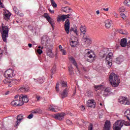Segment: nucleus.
<instances>
[{
	"instance_id": "obj_25",
	"label": "nucleus",
	"mask_w": 130,
	"mask_h": 130,
	"mask_svg": "<svg viewBox=\"0 0 130 130\" xmlns=\"http://www.w3.org/2000/svg\"><path fill=\"white\" fill-rule=\"evenodd\" d=\"M66 20V15H63L62 16L58 15L57 18V21L58 22H60L61 21H64Z\"/></svg>"
},
{
	"instance_id": "obj_57",
	"label": "nucleus",
	"mask_w": 130,
	"mask_h": 130,
	"mask_svg": "<svg viewBox=\"0 0 130 130\" xmlns=\"http://www.w3.org/2000/svg\"><path fill=\"white\" fill-rule=\"evenodd\" d=\"M107 64L108 66H109L110 67H111L112 65V63L111 62L109 61V60H107Z\"/></svg>"
},
{
	"instance_id": "obj_29",
	"label": "nucleus",
	"mask_w": 130,
	"mask_h": 130,
	"mask_svg": "<svg viewBox=\"0 0 130 130\" xmlns=\"http://www.w3.org/2000/svg\"><path fill=\"white\" fill-rule=\"evenodd\" d=\"M94 87L96 91H97V90H102L103 91V89H104L105 86L102 85L96 86L94 85Z\"/></svg>"
},
{
	"instance_id": "obj_59",
	"label": "nucleus",
	"mask_w": 130,
	"mask_h": 130,
	"mask_svg": "<svg viewBox=\"0 0 130 130\" xmlns=\"http://www.w3.org/2000/svg\"><path fill=\"white\" fill-rule=\"evenodd\" d=\"M81 110H85V109H86V108L85 107V106H81Z\"/></svg>"
},
{
	"instance_id": "obj_60",
	"label": "nucleus",
	"mask_w": 130,
	"mask_h": 130,
	"mask_svg": "<svg viewBox=\"0 0 130 130\" xmlns=\"http://www.w3.org/2000/svg\"><path fill=\"white\" fill-rule=\"evenodd\" d=\"M114 16L115 17V18H117L118 17V15L117 13H114Z\"/></svg>"
},
{
	"instance_id": "obj_41",
	"label": "nucleus",
	"mask_w": 130,
	"mask_h": 130,
	"mask_svg": "<svg viewBox=\"0 0 130 130\" xmlns=\"http://www.w3.org/2000/svg\"><path fill=\"white\" fill-rule=\"evenodd\" d=\"M118 32L120 33V34H122L123 35H125L127 34V32L125 31L123 32V30L122 29H118Z\"/></svg>"
},
{
	"instance_id": "obj_28",
	"label": "nucleus",
	"mask_w": 130,
	"mask_h": 130,
	"mask_svg": "<svg viewBox=\"0 0 130 130\" xmlns=\"http://www.w3.org/2000/svg\"><path fill=\"white\" fill-rule=\"evenodd\" d=\"M70 60L71 62H72V63L74 64V66L76 67L77 69L79 68V67L78 66V63H77V61H76V60L75 59V58H74V57H70Z\"/></svg>"
},
{
	"instance_id": "obj_48",
	"label": "nucleus",
	"mask_w": 130,
	"mask_h": 130,
	"mask_svg": "<svg viewBox=\"0 0 130 130\" xmlns=\"http://www.w3.org/2000/svg\"><path fill=\"white\" fill-rule=\"evenodd\" d=\"M120 11L122 13H123V12H124V11H125V9H124V7H122L120 8Z\"/></svg>"
},
{
	"instance_id": "obj_18",
	"label": "nucleus",
	"mask_w": 130,
	"mask_h": 130,
	"mask_svg": "<svg viewBox=\"0 0 130 130\" xmlns=\"http://www.w3.org/2000/svg\"><path fill=\"white\" fill-rule=\"evenodd\" d=\"M23 116H24L23 114H19L17 116V121L16 122V124L15 125V127L18 126V125H19V123L21 122V120H22L24 118Z\"/></svg>"
},
{
	"instance_id": "obj_36",
	"label": "nucleus",
	"mask_w": 130,
	"mask_h": 130,
	"mask_svg": "<svg viewBox=\"0 0 130 130\" xmlns=\"http://www.w3.org/2000/svg\"><path fill=\"white\" fill-rule=\"evenodd\" d=\"M56 72V66H54L52 69L51 70V75H54Z\"/></svg>"
},
{
	"instance_id": "obj_1",
	"label": "nucleus",
	"mask_w": 130,
	"mask_h": 130,
	"mask_svg": "<svg viewBox=\"0 0 130 130\" xmlns=\"http://www.w3.org/2000/svg\"><path fill=\"white\" fill-rule=\"evenodd\" d=\"M109 80L110 83L111 84L113 88H116L119 85L120 83V80L118 79L117 75L114 73H112L109 76Z\"/></svg>"
},
{
	"instance_id": "obj_14",
	"label": "nucleus",
	"mask_w": 130,
	"mask_h": 130,
	"mask_svg": "<svg viewBox=\"0 0 130 130\" xmlns=\"http://www.w3.org/2000/svg\"><path fill=\"white\" fill-rule=\"evenodd\" d=\"M44 18H45V19L48 20L51 26L53 28V24H54V22H53V20L50 18V16H49L47 13H44Z\"/></svg>"
},
{
	"instance_id": "obj_8",
	"label": "nucleus",
	"mask_w": 130,
	"mask_h": 130,
	"mask_svg": "<svg viewBox=\"0 0 130 130\" xmlns=\"http://www.w3.org/2000/svg\"><path fill=\"white\" fill-rule=\"evenodd\" d=\"M64 115H66V114L63 113H57L53 115L52 117L53 118H55V119H57L58 120L60 121V120H63V119L64 118Z\"/></svg>"
},
{
	"instance_id": "obj_21",
	"label": "nucleus",
	"mask_w": 130,
	"mask_h": 130,
	"mask_svg": "<svg viewBox=\"0 0 130 130\" xmlns=\"http://www.w3.org/2000/svg\"><path fill=\"white\" fill-rule=\"evenodd\" d=\"M107 53H108V50L107 49H105L100 52V55L101 57L104 58L107 55Z\"/></svg>"
},
{
	"instance_id": "obj_39",
	"label": "nucleus",
	"mask_w": 130,
	"mask_h": 130,
	"mask_svg": "<svg viewBox=\"0 0 130 130\" xmlns=\"http://www.w3.org/2000/svg\"><path fill=\"white\" fill-rule=\"evenodd\" d=\"M105 26L106 27H107V29H109V28H110V27L111 26V25L110 24V22H109V21H107L105 22Z\"/></svg>"
},
{
	"instance_id": "obj_45",
	"label": "nucleus",
	"mask_w": 130,
	"mask_h": 130,
	"mask_svg": "<svg viewBox=\"0 0 130 130\" xmlns=\"http://www.w3.org/2000/svg\"><path fill=\"white\" fill-rule=\"evenodd\" d=\"M4 51H3L0 48V61L2 60V57H3V55L4 54Z\"/></svg>"
},
{
	"instance_id": "obj_19",
	"label": "nucleus",
	"mask_w": 130,
	"mask_h": 130,
	"mask_svg": "<svg viewBox=\"0 0 130 130\" xmlns=\"http://www.w3.org/2000/svg\"><path fill=\"white\" fill-rule=\"evenodd\" d=\"M3 82L4 84H8L9 83H11V84H18V82H19V80H16V79H13L12 81H8V79H5L3 80Z\"/></svg>"
},
{
	"instance_id": "obj_47",
	"label": "nucleus",
	"mask_w": 130,
	"mask_h": 130,
	"mask_svg": "<svg viewBox=\"0 0 130 130\" xmlns=\"http://www.w3.org/2000/svg\"><path fill=\"white\" fill-rule=\"evenodd\" d=\"M88 130H93V124L90 123L88 127Z\"/></svg>"
},
{
	"instance_id": "obj_12",
	"label": "nucleus",
	"mask_w": 130,
	"mask_h": 130,
	"mask_svg": "<svg viewBox=\"0 0 130 130\" xmlns=\"http://www.w3.org/2000/svg\"><path fill=\"white\" fill-rule=\"evenodd\" d=\"M70 43L71 47H77L78 43H79L78 38H75L74 39H71V40L70 41Z\"/></svg>"
},
{
	"instance_id": "obj_42",
	"label": "nucleus",
	"mask_w": 130,
	"mask_h": 130,
	"mask_svg": "<svg viewBox=\"0 0 130 130\" xmlns=\"http://www.w3.org/2000/svg\"><path fill=\"white\" fill-rule=\"evenodd\" d=\"M51 3L53 8H56L57 7V5L55 4V2L54 0H53V1H51Z\"/></svg>"
},
{
	"instance_id": "obj_37",
	"label": "nucleus",
	"mask_w": 130,
	"mask_h": 130,
	"mask_svg": "<svg viewBox=\"0 0 130 130\" xmlns=\"http://www.w3.org/2000/svg\"><path fill=\"white\" fill-rule=\"evenodd\" d=\"M123 4L126 7H130V0H125Z\"/></svg>"
},
{
	"instance_id": "obj_54",
	"label": "nucleus",
	"mask_w": 130,
	"mask_h": 130,
	"mask_svg": "<svg viewBox=\"0 0 130 130\" xmlns=\"http://www.w3.org/2000/svg\"><path fill=\"white\" fill-rule=\"evenodd\" d=\"M17 15L19 16V17H23L24 16V14L19 12L18 13H17Z\"/></svg>"
},
{
	"instance_id": "obj_6",
	"label": "nucleus",
	"mask_w": 130,
	"mask_h": 130,
	"mask_svg": "<svg viewBox=\"0 0 130 130\" xmlns=\"http://www.w3.org/2000/svg\"><path fill=\"white\" fill-rule=\"evenodd\" d=\"M52 47L53 45L52 44H49L46 46V53L49 57H53V53H52Z\"/></svg>"
},
{
	"instance_id": "obj_44",
	"label": "nucleus",
	"mask_w": 130,
	"mask_h": 130,
	"mask_svg": "<svg viewBox=\"0 0 130 130\" xmlns=\"http://www.w3.org/2000/svg\"><path fill=\"white\" fill-rule=\"evenodd\" d=\"M59 83H57L56 84V87H55L56 92H59Z\"/></svg>"
},
{
	"instance_id": "obj_3",
	"label": "nucleus",
	"mask_w": 130,
	"mask_h": 130,
	"mask_svg": "<svg viewBox=\"0 0 130 130\" xmlns=\"http://www.w3.org/2000/svg\"><path fill=\"white\" fill-rule=\"evenodd\" d=\"M84 53L87 55V61L89 62H93V60H94V58L95 57L94 53L89 49H86L85 50Z\"/></svg>"
},
{
	"instance_id": "obj_11",
	"label": "nucleus",
	"mask_w": 130,
	"mask_h": 130,
	"mask_svg": "<svg viewBox=\"0 0 130 130\" xmlns=\"http://www.w3.org/2000/svg\"><path fill=\"white\" fill-rule=\"evenodd\" d=\"M49 40V38L47 36H43L42 38V40L41 42V44H42V45H45L46 46H47V45H49V44H48Z\"/></svg>"
},
{
	"instance_id": "obj_46",
	"label": "nucleus",
	"mask_w": 130,
	"mask_h": 130,
	"mask_svg": "<svg viewBox=\"0 0 130 130\" xmlns=\"http://www.w3.org/2000/svg\"><path fill=\"white\" fill-rule=\"evenodd\" d=\"M120 15L122 19H123V20H125V19H126V16H125V14L124 13H121Z\"/></svg>"
},
{
	"instance_id": "obj_55",
	"label": "nucleus",
	"mask_w": 130,
	"mask_h": 130,
	"mask_svg": "<svg viewBox=\"0 0 130 130\" xmlns=\"http://www.w3.org/2000/svg\"><path fill=\"white\" fill-rule=\"evenodd\" d=\"M48 11L51 13V14H54V11L51 10L50 8L48 9Z\"/></svg>"
},
{
	"instance_id": "obj_50",
	"label": "nucleus",
	"mask_w": 130,
	"mask_h": 130,
	"mask_svg": "<svg viewBox=\"0 0 130 130\" xmlns=\"http://www.w3.org/2000/svg\"><path fill=\"white\" fill-rule=\"evenodd\" d=\"M66 123H67V124H69L70 125L72 124V121H71L69 119L67 120Z\"/></svg>"
},
{
	"instance_id": "obj_13",
	"label": "nucleus",
	"mask_w": 130,
	"mask_h": 130,
	"mask_svg": "<svg viewBox=\"0 0 130 130\" xmlns=\"http://www.w3.org/2000/svg\"><path fill=\"white\" fill-rule=\"evenodd\" d=\"M87 106L88 107H90V108H95L96 107V102L93 99L88 100L87 101Z\"/></svg>"
},
{
	"instance_id": "obj_63",
	"label": "nucleus",
	"mask_w": 130,
	"mask_h": 130,
	"mask_svg": "<svg viewBox=\"0 0 130 130\" xmlns=\"http://www.w3.org/2000/svg\"><path fill=\"white\" fill-rule=\"evenodd\" d=\"M68 11H69V13H72L73 10H72V8L68 7Z\"/></svg>"
},
{
	"instance_id": "obj_16",
	"label": "nucleus",
	"mask_w": 130,
	"mask_h": 130,
	"mask_svg": "<svg viewBox=\"0 0 130 130\" xmlns=\"http://www.w3.org/2000/svg\"><path fill=\"white\" fill-rule=\"evenodd\" d=\"M69 93V88H66L63 90V91L60 93V97L63 99V98H66V97H68V94Z\"/></svg>"
},
{
	"instance_id": "obj_43",
	"label": "nucleus",
	"mask_w": 130,
	"mask_h": 130,
	"mask_svg": "<svg viewBox=\"0 0 130 130\" xmlns=\"http://www.w3.org/2000/svg\"><path fill=\"white\" fill-rule=\"evenodd\" d=\"M13 10L15 12V14H19V10L17 8V7L15 6L13 8Z\"/></svg>"
},
{
	"instance_id": "obj_32",
	"label": "nucleus",
	"mask_w": 130,
	"mask_h": 130,
	"mask_svg": "<svg viewBox=\"0 0 130 130\" xmlns=\"http://www.w3.org/2000/svg\"><path fill=\"white\" fill-rule=\"evenodd\" d=\"M112 55H113L112 53L111 52L109 53L108 54H107L106 56V58H105L106 60H107V61L110 60V59H111V58L112 57Z\"/></svg>"
},
{
	"instance_id": "obj_5",
	"label": "nucleus",
	"mask_w": 130,
	"mask_h": 130,
	"mask_svg": "<svg viewBox=\"0 0 130 130\" xmlns=\"http://www.w3.org/2000/svg\"><path fill=\"white\" fill-rule=\"evenodd\" d=\"M71 23H70V20L67 19L65 21V24L64 25L65 31L66 33L69 34L70 32H72V31L74 32L75 30V28L71 27L70 30V27Z\"/></svg>"
},
{
	"instance_id": "obj_56",
	"label": "nucleus",
	"mask_w": 130,
	"mask_h": 130,
	"mask_svg": "<svg viewBox=\"0 0 130 130\" xmlns=\"http://www.w3.org/2000/svg\"><path fill=\"white\" fill-rule=\"evenodd\" d=\"M73 32H74V33H75L76 34L78 35V29H77V27H75V29H74Z\"/></svg>"
},
{
	"instance_id": "obj_17",
	"label": "nucleus",
	"mask_w": 130,
	"mask_h": 130,
	"mask_svg": "<svg viewBox=\"0 0 130 130\" xmlns=\"http://www.w3.org/2000/svg\"><path fill=\"white\" fill-rule=\"evenodd\" d=\"M19 99L21 100V101L24 103H27V102H29V99H28V97H27V95H24L23 94H21L19 96Z\"/></svg>"
},
{
	"instance_id": "obj_24",
	"label": "nucleus",
	"mask_w": 130,
	"mask_h": 130,
	"mask_svg": "<svg viewBox=\"0 0 130 130\" xmlns=\"http://www.w3.org/2000/svg\"><path fill=\"white\" fill-rule=\"evenodd\" d=\"M127 42V41L126 40V39L123 38L120 41V45L122 47H125L126 46V43Z\"/></svg>"
},
{
	"instance_id": "obj_22",
	"label": "nucleus",
	"mask_w": 130,
	"mask_h": 130,
	"mask_svg": "<svg viewBox=\"0 0 130 130\" xmlns=\"http://www.w3.org/2000/svg\"><path fill=\"white\" fill-rule=\"evenodd\" d=\"M110 126H111L110 121L108 120H106L105 123L104 130H110Z\"/></svg>"
},
{
	"instance_id": "obj_20",
	"label": "nucleus",
	"mask_w": 130,
	"mask_h": 130,
	"mask_svg": "<svg viewBox=\"0 0 130 130\" xmlns=\"http://www.w3.org/2000/svg\"><path fill=\"white\" fill-rule=\"evenodd\" d=\"M11 13L9 12L6 11L4 14V19L6 20V21H9L10 20V17H11Z\"/></svg>"
},
{
	"instance_id": "obj_34",
	"label": "nucleus",
	"mask_w": 130,
	"mask_h": 130,
	"mask_svg": "<svg viewBox=\"0 0 130 130\" xmlns=\"http://www.w3.org/2000/svg\"><path fill=\"white\" fill-rule=\"evenodd\" d=\"M122 60H123V59H122V58H121V57H118L116 58V62L118 64H120V63H121V62H122Z\"/></svg>"
},
{
	"instance_id": "obj_38",
	"label": "nucleus",
	"mask_w": 130,
	"mask_h": 130,
	"mask_svg": "<svg viewBox=\"0 0 130 130\" xmlns=\"http://www.w3.org/2000/svg\"><path fill=\"white\" fill-rule=\"evenodd\" d=\"M73 70H74V69L73 68V66L69 67V73L71 75H74V71Z\"/></svg>"
},
{
	"instance_id": "obj_15",
	"label": "nucleus",
	"mask_w": 130,
	"mask_h": 130,
	"mask_svg": "<svg viewBox=\"0 0 130 130\" xmlns=\"http://www.w3.org/2000/svg\"><path fill=\"white\" fill-rule=\"evenodd\" d=\"M103 90H104V93H103V95L105 97H106L107 96H108V95H109V93H110V92H111V88L109 87H105L103 88Z\"/></svg>"
},
{
	"instance_id": "obj_40",
	"label": "nucleus",
	"mask_w": 130,
	"mask_h": 130,
	"mask_svg": "<svg viewBox=\"0 0 130 130\" xmlns=\"http://www.w3.org/2000/svg\"><path fill=\"white\" fill-rule=\"evenodd\" d=\"M60 85H61V87H66L67 86V82L61 81L60 82Z\"/></svg>"
},
{
	"instance_id": "obj_10",
	"label": "nucleus",
	"mask_w": 130,
	"mask_h": 130,
	"mask_svg": "<svg viewBox=\"0 0 130 130\" xmlns=\"http://www.w3.org/2000/svg\"><path fill=\"white\" fill-rule=\"evenodd\" d=\"M5 78H13L14 76V71L11 69L7 70L4 73Z\"/></svg>"
},
{
	"instance_id": "obj_23",
	"label": "nucleus",
	"mask_w": 130,
	"mask_h": 130,
	"mask_svg": "<svg viewBox=\"0 0 130 130\" xmlns=\"http://www.w3.org/2000/svg\"><path fill=\"white\" fill-rule=\"evenodd\" d=\"M30 88L28 86H25L21 87L19 89V91L22 92V93H26V92H28L29 91Z\"/></svg>"
},
{
	"instance_id": "obj_7",
	"label": "nucleus",
	"mask_w": 130,
	"mask_h": 130,
	"mask_svg": "<svg viewBox=\"0 0 130 130\" xmlns=\"http://www.w3.org/2000/svg\"><path fill=\"white\" fill-rule=\"evenodd\" d=\"M118 102L120 104H124V105H129L130 102L128 101L127 98L123 96H120L118 99Z\"/></svg>"
},
{
	"instance_id": "obj_26",
	"label": "nucleus",
	"mask_w": 130,
	"mask_h": 130,
	"mask_svg": "<svg viewBox=\"0 0 130 130\" xmlns=\"http://www.w3.org/2000/svg\"><path fill=\"white\" fill-rule=\"evenodd\" d=\"M84 41L85 43H87V44H91L92 43V39H91V38L89 36H86L84 38Z\"/></svg>"
},
{
	"instance_id": "obj_2",
	"label": "nucleus",
	"mask_w": 130,
	"mask_h": 130,
	"mask_svg": "<svg viewBox=\"0 0 130 130\" xmlns=\"http://www.w3.org/2000/svg\"><path fill=\"white\" fill-rule=\"evenodd\" d=\"M2 39L4 42H7V38L9 37V27L5 26L4 23H2Z\"/></svg>"
},
{
	"instance_id": "obj_64",
	"label": "nucleus",
	"mask_w": 130,
	"mask_h": 130,
	"mask_svg": "<svg viewBox=\"0 0 130 130\" xmlns=\"http://www.w3.org/2000/svg\"><path fill=\"white\" fill-rule=\"evenodd\" d=\"M126 45L127 46H128L129 47H130V41H129L127 43H126Z\"/></svg>"
},
{
	"instance_id": "obj_27",
	"label": "nucleus",
	"mask_w": 130,
	"mask_h": 130,
	"mask_svg": "<svg viewBox=\"0 0 130 130\" xmlns=\"http://www.w3.org/2000/svg\"><path fill=\"white\" fill-rule=\"evenodd\" d=\"M124 114L127 119L130 121V109H128L126 111H125L124 112Z\"/></svg>"
},
{
	"instance_id": "obj_52",
	"label": "nucleus",
	"mask_w": 130,
	"mask_h": 130,
	"mask_svg": "<svg viewBox=\"0 0 130 130\" xmlns=\"http://www.w3.org/2000/svg\"><path fill=\"white\" fill-rule=\"evenodd\" d=\"M37 113H42V110L40 109H37Z\"/></svg>"
},
{
	"instance_id": "obj_51",
	"label": "nucleus",
	"mask_w": 130,
	"mask_h": 130,
	"mask_svg": "<svg viewBox=\"0 0 130 130\" xmlns=\"http://www.w3.org/2000/svg\"><path fill=\"white\" fill-rule=\"evenodd\" d=\"M37 51L39 54H41V53H42V50L40 49H38Z\"/></svg>"
},
{
	"instance_id": "obj_31",
	"label": "nucleus",
	"mask_w": 130,
	"mask_h": 130,
	"mask_svg": "<svg viewBox=\"0 0 130 130\" xmlns=\"http://www.w3.org/2000/svg\"><path fill=\"white\" fill-rule=\"evenodd\" d=\"M86 94L88 97L89 98H91V97H93L94 96V94H93V91L90 90H87L86 92Z\"/></svg>"
},
{
	"instance_id": "obj_49",
	"label": "nucleus",
	"mask_w": 130,
	"mask_h": 130,
	"mask_svg": "<svg viewBox=\"0 0 130 130\" xmlns=\"http://www.w3.org/2000/svg\"><path fill=\"white\" fill-rule=\"evenodd\" d=\"M27 118H28V119H31V118H33V114L31 113L30 115H29L27 116Z\"/></svg>"
},
{
	"instance_id": "obj_61",
	"label": "nucleus",
	"mask_w": 130,
	"mask_h": 130,
	"mask_svg": "<svg viewBox=\"0 0 130 130\" xmlns=\"http://www.w3.org/2000/svg\"><path fill=\"white\" fill-rule=\"evenodd\" d=\"M0 8H4V5L2 3V1L0 0Z\"/></svg>"
},
{
	"instance_id": "obj_35",
	"label": "nucleus",
	"mask_w": 130,
	"mask_h": 130,
	"mask_svg": "<svg viewBox=\"0 0 130 130\" xmlns=\"http://www.w3.org/2000/svg\"><path fill=\"white\" fill-rule=\"evenodd\" d=\"M69 7H62L61 8V11L62 12H64L65 13H67V14H69L70 13V11H69Z\"/></svg>"
},
{
	"instance_id": "obj_62",
	"label": "nucleus",
	"mask_w": 130,
	"mask_h": 130,
	"mask_svg": "<svg viewBox=\"0 0 130 130\" xmlns=\"http://www.w3.org/2000/svg\"><path fill=\"white\" fill-rule=\"evenodd\" d=\"M31 112H32V113H36V114L38 113H37V109L32 111Z\"/></svg>"
},
{
	"instance_id": "obj_9",
	"label": "nucleus",
	"mask_w": 130,
	"mask_h": 130,
	"mask_svg": "<svg viewBox=\"0 0 130 130\" xmlns=\"http://www.w3.org/2000/svg\"><path fill=\"white\" fill-rule=\"evenodd\" d=\"M11 105L13 106H22V105H24V103L20 99V98H19V100H15L12 101Z\"/></svg>"
},
{
	"instance_id": "obj_33",
	"label": "nucleus",
	"mask_w": 130,
	"mask_h": 130,
	"mask_svg": "<svg viewBox=\"0 0 130 130\" xmlns=\"http://www.w3.org/2000/svg\"><path fill=\"white\" fill-rule=\"evenodd\" d=\"M54 108L52 107V106L50 105V106L48 108V110L49 111H52L53 112H55V109H56V107H54Z\"/></svg>"
},
{
	"instance_id": "obj_53",
	"label": "nucleus",
	"mask_w": 130,
	"mask_h": 130,
	"mask_svg": "<svg viewBox=\"0 0 130 130\" xmlns=\"http://www.w3.org/2000/svg\"><path fill=\"white\" fill-rule=\"evenodd\" d=\"M61 52H62V54L63 55H66V54H67V51L64 50H61Z\"/></svg>"
},
{
	"instance_id": "obj_30",
	"label": "nucleus",
	"mask_w": 130,
	"mask_h": 130,
	"mask_svg": "<svg viewBox=\"0 0 130 130\" xmlns=\"http://www.w3.org/2000/svg\"><path fill=\"white\" fill-rule=\"evenodd\" d=\"M80 31L82 34H86V32H87V30L86 29V26L81 25L80 28Z\"/></svg>"
},
{
	"instance_id": "obj_58",
	"label": "nucleus",
	"mask_w": 130,
	"mask_h": 130,
	"mask_svg": "<svg viewBox=\"0 0 130 130\" xmlns=\"http://www.w3.org/2000/svg\"><path fill=\"white\" fill-rule=\"evenodd\" d=\"M65 16V19H69L70 18V15L68 14V15H64Z\"/></svg>"
},
{
	"instance_id": "obj_4",
	"label": "nucleus",
	"mask_w": 130,
	"mask_h": 130,
	"mask_svg": "<svg viewBox=\"0 0 130 130\" xmlns=\"http://www.w3.org/2000/svg\"><path fill=\"white\" fill-rule=\"evenodd\" d=\"M124 124V120H118L113 125V129L120 130Z\"/></svg>"
}]
</instances>
